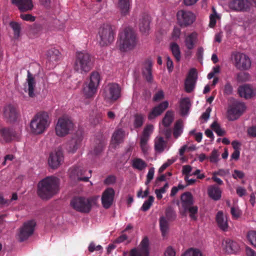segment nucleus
<instances>
[{
    "label": "nucleus",
    "mask_w": 256,
    "mask_h": 256,
    "mask_svg": "<svg viewBox=\"0 0 256 256\" xmlns=\"http://www.w3.org/2000/svg\"><path fill=\"white\" fill-rule=\"evenodd\" d=\"M59 179L56 176H48L38 184V194L42 198L47 200L51 198L58 191Z\"/></svg>",
    "instance_id": "1"
},
{
    "label": "nucleus",
    "mask_w": 256,
    "mask_h": 256,
    "mask_svg": "<svg viewBox=\"0 0 256 256\" xmlns=\"http://www.w3.org/2000/svg\"><path fill=\"white\" fill-rule=\"evenodd\" d=\"M51 119L48 112L37 113L32 119L30 124L31 132L36 135L44 133L50 126Z\"/></svg>",
    "instance_id": "2"
},
{
    "label": "nucleus",
    "mask_w": 256,
    "mask_h": 256,
    "mask_svg": "<svg viewBox=\"0 0 256 256\" xmlns=\"http://www.w3.org/2000/svg\"><path fill=\"white\" fill-rule=\"evenodd\" d=\"M119 49L122 52H126L134 49L137 44V40L133 30L126 28L120 35L118 42Z\"/></svg>",
    "instance_id": "3"
},
{
    "label": "nucleus",
    "mask_w": 256,
    "mask_h": 256,
    "mask_svg": "<svg viewBox=\"0 0 256 256\" xmlns=\"http://www.w3.org/2000/svg\"><path fill=\"white\" fill-rule=\"evenodd\" d=\"M90 56L86 52H77L74 63V69L80 74L86 73L91 68Z\"/></svg>",
    "instance_id": "4"
},
{
    "label": "nucleus",
    "mask_w": 256,
    "mask_h": 256,
    "mask_svg": "<svg viewBox=\"0 0 256 256\" xmlns=\"http://www.w3.org/2000/svg\"><path fill=\"white\" fill-rule=\"evenodd\" d=\"M96 198H93L76 196L72 200L70 206L78 212L88 213L92 206L96 204Z\"/></svg>",
    "instance_id": "5"
},
{
    "label": "nucleus",
    "mask_w": 256,
    "mask_h": 256,
    "mask_svg": "<svg viewBox=\"0 0 256 256\" xmlns=\"http://www.w3.org/2000/svg\"><path fill=\"white\" fill-rule=\"evenodd\" d=\"M114 32L112 26L108 24L102 26L98 30V40L102 46H108L114 40Z\"/></svg>",
    "instance_id": "6"
},
{
    "label": "nucleus",
    "mask_w": 256,
    "mask_h": 256,
    "mask_svg": "<svg viewBox=\"0 0 256 256\" xmlns=\"http://www.w3.org/2000/svg\"><path fill=\"white\" fill-rule=\"evenodd\" d=\"M230 59L232 64L238 70H248L251 67V60L244 53L238 52H233L231 54Z\"/></svg>",
    "instance_id": "7"
},
{
    "label": "nucleus",
    "mask_w": 256,
    "mask_h": 256,
    "mask_svg": "<svg viewBox=\"0 0 256 256\" xmlns=\"http://www.w3.org/2000/svg\"><path fill=\"white\" fill-rule=\"evenodd\" d=\"M102 95L106 102H113L120 97L121 88L117 84H109L104 88Z\"/></svg>",
    "instance_id": "8"
},
{
    "label": "nucleus",
    "mask_w": 256,
    "mask_h": 256,
    "mask_svg": "<svg viewBox=\"0 0 256 256\" xmlns=\"http://www.w3.org/2000/svg\"><path fill=\"white\" fill-rule=\"evenodd\" d=\"M81 164H76L71 167L68 170V174L70 178L74 181L88 182L91 176V170L88 172Z\"/></svg>",
    "instance_id": "9"
},
{
    "label": "nucleus",
    "mask_w": 256,
    "mask_h": 256,
    "mask_svg": "<svg viewBox=\"0 0 256 256\" xmlns=\"http://www.w3.org/2000/svg\"><path fill=\"white\" fill-rule=\"evenodd\" d=\"M74 128V124L66 116L60 118L55 126V132L59 137H64L68 134Z\"/></svg>",
    "instance_id": "10"
},
{
    "label": "nucleus",
    "mask_w": 256,
    "mask_h": 256,
    "mask_svg": "<svg viewBox=\"0 0 256 256\" xmlns=\"http://www.w3.org/2000/svg\"><path fill=\"white\" fill-rule=\"evenodd\" d=\"M246 110V106L244 102L236 101L230 106L227 111V118L231 121L236 120Z\"/></svg>",
    "instance_id": "11"
},
{
    "label": "nucleus",
    "mask_w": 256,
    "mask_h": 256,
    "mask_svg": "<svg viewBox=\"0 0 256 256\" xmlns=\"http://www.w3.org/2000/svg\"><path fill=\"white\" fill-rule=\"evenodd\" d=\"M36 222L33 220L25 222L20 228L18 238L20 242H23L32 236L34 232Z\"/></svg>",
    "instance_id": "12"
},
{
    "label": "nucleus",
    "mask_w": 256,
    "mask_h": 256,
    "mask_svg": "<svg viewBox=\"0 0 256 256\" xmlns=\"http://www.w3.org/2000/svg\"><path fill=\"white\" fill-rule=\"evenodd\" d=\"M178 22L182 26L192 24L196 20L194 14L189 10H180L176 14Z\"/></svg>",
    "instance_id": "13"
},
{
    "label": "nucleus",
    "mask_w": 256,
    "mask_h": 256,
    "mask_svg": "<svg viewBox=\"0 0 256 256\" xmlns=\"http://www.w3.org/2000/svg\"><path fill=\"white\" fill-rule=\"evenodd\" d=\"M64 156L60 150H55L52 152L48 158V164L52 169L58 168L63 162Z\"/></svg>",
    "instance_id": "14"
},
{
    "label": "nucleus",
    "mask_w": 256,
    "mask_h": 256,
    "mask_svg": "<svg viewBox=\"0 0 256 256\" xmlns=\"http://www.w3.org/2000/svg\"><path fill=\"white\" fill-rule=\"evenodd\" d=\"M36 88V80L35 76L32 74L29 70L28 71L27 78L24 84V90L28 92L29 96L34 97L35 96L34 91Z\"/></svg>",
    "instance_id": "15"
},
{
    "label": "nucleus",
    "mask_w": 256,
    "mask_h": 256,
    "mask_svg": "<svg viewBox=\"0 0 256 256\" xmlns=\"http://www.w3.org/2000/svg\"><path fill=\"white\" fill-rule=\"evenodd\" d=\"M223 250L229 254H234L240 250V246L238 242L230 239L224 240L222 243Z\"/></svg>",
    "instance_id": "16"
},
{
    "label": "nucleus",
    "mask_w": 256,
    "mask_h": 256,
    "mask_svg": "<svg viewBox=\"0 0 256 256\" xmlns=\"http://www.w3.org/2000/svg\"><path fill=\"white\" fill-rule=\"evenodd\" d=\"M228 6L234 11H245L250 8V2L248 0H232L228 3Z\"/></svg>",
    "instance_id": "17"
},
{
    "label": "nucleus",
    "mask_w": 256,
    "mask_h": 256,
    "mask_svg": "<svg viewBox=\"0 0 256 256\" xmlns=\"http://www.w3.org/2000/svg\"><path fill=\"white\" fill-rule=\"evenodd\" d=\"M115 192L112 188H106L103 192L102 196V203L105 208H109L112 204Z\"/></svg>",
    "instance_id": "18"
},
{
    "label": "nucleus",
    "mask_w": 256,
    "mask_h": 256,
    "mask_svg": "<svg viewBox=\"0 0 256 256\" xmlns=\"http://www.w3.org/2000/svg\"><path fill=\"white\" fill-rule=\"evenodd\" d=\"M238 92L240 97L246 99L252 98L256 96V89L248 84L240 86Z\"/></svg>",
    "instance_id": "19"
},
{
    "label": "nucleus",
    "mask_w": 256,
    "mask_h": 256,
    "mask_svg": "<svg viewBox=\"0 0 256 256\" xmlns=\"http://www.w3.org/2000/svg\"><path fill=\"white\" fill-rule=\"evenodd\" d=\"M197 79L196 72L195 69H191L185 82V90L187 92H190L195 87Z\"/></svg>",
    "instance_id": "20"
},
{
    "label": "nucleus",
    "mask_w": 256,
    "mask_h": 256,
    "mask_svg": "<svg viewBox=\"0 0 256 256\" xmlns=\"http://www.w3.org/2000/svg\"><path fill=\"white\" fill-rule=\"evenodd\" d=\"M170 146L167 142L162 136H158L154 140V149L158 153H162L164 150H168Z\"/></svg>",
    "instance_id": "21"
},
{
    "label": "nucleus",
    "mask_w": 256,
    "mask_h": 256,
    "mask_svg": "<svg viewBox=\"0 0 256 256\" xmlns=\"http://www.w3.org/2000/svg\"><path fill=\"white\" fill-rule=\"evenodd\" d=\"M168 106V102L167 100L164 101L157 106L154 107L150 112L148 118L152 120L158 116L160 115Z\"/></svg>",
    "instance_id": "22"
},
{
    "label": "nucleus",
    "mask_w": 256,
    "mask_h": 256,
    "mask_svg": "<svg viewBox=\"0 0 256 256\" xmlns=\"http://www.w3.org/2000/svg\"><path fill=\"white\" fill-rule=\"evenodd\" d=\"M151 21V18L148 14H142L139 22V26L140 30L144 34L148 32L150 29V22Z\"/></svg>",
    "instance_id": "23"
},
{
    "label": "nucleus",
    "mask_w": 256,
    "mask_h": 256,
    "mask_svg": "<svg viewBox=\"0 0 256 256\" xmlns=\"http://www.w3.org/2000/svg\"><path fill=\"white\" fill-rule=\"evenodd\" d=\"M12 2L21 12L31 10L34 6L32 0H12Z\"/></svg>",
    "instance_id": "24"
},
{
    "label": "nucleus",
    "mask_w": 256,
    "mask_h": 256,
    "mask_svg": "<svg viewBox=\"0 0 256 256\" xmlns=\"http://www.w3.org/2000/svg\"><path fill=\"white\" fill-rule=\"evenodd\" d=\"M82 139L80 137L72 138L66 145L68 152L73 154L76 152L80 145Z\"/></svg>",
    "instance_id": "25"
},
{
    "label": "nucleus",
    "mask_w": 256,
    "mask_h": 256,
    "mask_svg": "<svg viewBox=\"0 0 256 256\" xmlns=\"http://www.w3.org/2000/svg\"><path fill=\"white\" fill-rule=\"evenodd\" d=\"M216 220L220 228L222 230L226 231L228 228L227 218L224 214L222 212H218L216 216Z\"/></svg>",
    "instance_id": "26"
},
{
    "label": "nucleus",
    "mask_w": 256,
    "mask_h": 256,
    "mask_svg": "<svg viewBox=\"0 0 256 256\" xmlns=\"http://www.w3.org/2000/svg\"><path fill=\"white\" fill-rule=\"evenodd\" d=\"M4 116L10 121L14 120L16 118L17 112L16 108L11 104L4 107Z\"/></svg>",
    "instance_id": "27"
},
{
    "label": "nucleus",
    "mask_w": 256,
    "mask_h": 256,
    "mask_svg": "<svg viewBox=\"0 0 256 256\" xmlns=\"http://www.w3.org/2000/svg\"><path fill=\"white\" fill-rule=\"evenodd\" d=\"M181 200L184 210L193 205L194 202L193 196L189 192H185L182 195Z\"/></svg>",
    "instance_id": "28"
},
{
    "label": "nucleus",
    "mask_w": 256,
    "mask_h": 256,
    "mask_svg": "<svg viewBox=\"0 0 256 256\" xmlns=\"http://www.w3.org/2000/svg\"><path fill=\"white\" fill-rule=\"evenodd\" d=\"M191 104L188 98H181L180 100V114L182 116L188 114Z\"/></svg>",
    "instance_id": "29"
},
{
    "label": "nucleus",
    "mask_w": 256,
    "mask_h": 256,
    "mask_svg": "<svg viewBox=\"0 0 256 256\" xmlns=\"http://www.w3.org/2000/svg\"><path fill=\"white\" fill-rule=\"evenodd\" d=\"M98 88L85 83L82 89V94L86 98H94L97 92Z\"/></svg>",
    "instance_id": "30"
},
{
    "label": "nucleus",
    "mask_w": 256,
    "mask_h": 256,
    "mask_svg": "<svg viewBox=\"0 0 256 256\" xmlns=\"http://www.w3.org/2000/svg\"><path fill=\"white\" fill-rule=\"evenodd\" d=\"M130 0H118L117 6L123 16L129 13Z\"/></svg>",
    "instance_id": "31"
},
{
    "label": "nucleus",
    "mask_w": 256,
    "mask_h": 256,
    "mask_svg": "<svg viewBox=\"0 0 256 256\" xmlns=\"http://www.w3.org/2000/svg\"><path fill=\"white\" fill-rule=\"evenodd\" d=\"M152 66V62L150 60H147L144 64L142 74L148 82H151L152 79L151 70Z\"/></svg>",
    "instance_id": "32"
},
{
    "label": "nucleus",
    "mask_w": 256,
    "mask_h": 256,
    "mask_svg": "<svg viewBox=\"0 0 256 256\" xmlns=\"http://www.w3.org/2000/svg\"><path fill=\"white\" fill-rule=\"evenodd\" d=\"M60 58V52L56 48L50 50L47 52V59L49 62L54 64Z\"/></svg>",
    "instance_id": "33"
},
{
    "label": "nucleus",
    "mask_w": 256,
    "mask_h": 256,
    "mask_svg": "<svg viewBox=\"0 0 256 256\" xmlns=\"http://www.w3.org/2000/svg\"><path fill=\"white\" fill-rule=\"evenodd\" d=\"M124 132L121 129H118L114 132L112 138V144L116 146L120 143L124 137Z\"/></svg>",
    "instance_id": "34"
},
{
    "label": "nucleus",
    "mask_w": 256,
    "mask_h": 256,
    "mask_svg": "<svg viewBox=\"0 0 256 256\" xmlns=\"http://www.w3.org/2000/svg\"><path fill=\"white\" fill-rule=\"evenodd\" d=\"M197 40V34L192 32L186 36L184 43L186 47L188 50H192L194 48Z\"/></svg>",
    "instance_id": "35"
},
{
    "label": "nucleus",
    "mask_w": 256,
    "mask_h": 256,
    "mask_svg": "<svg viewBox=\"0 0 256 256\" xmlns=\"http://www.w3.org/2000/svg\"><path fill=\"white\" fill-rule=\"evenodd\" d=\"M208 194L212 199L216 200L220 198L222 192L218 186H212L208 188Z\"/></svg>",
    "instance_id": "36"
},
{
    "label": "nucleus",
    "mask_w": 256,
    "mask_h": 256,
    "mask_svg": "<svg viewBox=\"0 0 256 256\" xmlns=\"http://www.w3.org/2000/svg\"><path fill=\"white\" fill-rule=\"evenodd\" d=\"M139 145L142 152L144 156H148L150 150V146L148 144V140L144 139L139 138Z\"/></svg>",
    "instance_id": "37"
},
{
    "label": "nucleus",
    "mask_w": 256,
    "mask_h": 256,
    "mask_svg": "<svg viewBox=\"0 0 256 256\" xmlns=\"http://www.w3.org/2000/svg\"><path fill=\"white\" fill-rule=\"evenodd\" d=\"M100 81L99 73L96 72H92L90 76V80L86 84L98 88Z\"/></svg>",
    "instance_id": "38"
},
{
    "label": "nucleus",
    "mask_w": 256,
    "mask_h": 256,
    "mask_svg": "<svg viewBox=\"0 0 256 256\" xmlns=\"http://www.w3.org/2000/svg\"><path fill=\"white\" fill-rule=\"evenodd\" d=\"M149 242L147 238H144L142 240L138 248H137L140 250L144 256H148L149 254Z\"/></svg>",
    "instance_id": "39"
},
{
    "label": "nucleus",
    "mask_w": 256,
    "mask_h": 256,
    "mask_svg": "<svg viewBox=\"0 0 256 256\" xmlns=\"http://www.w3.org/2000/svg\"><path fill=\"white\" fill-rule=\"evenodd\" d=\"M160 230L162 236H166L168 234L169 226L168 221L164 216H162L160 219Z\"/></svg>",
    "instance_id": "40"
},
{
    "label": "nucleus",
    "mask_w": 256,
    "mask_h": 256,
    "mask_svg": "<svg viewBox=\"0 0 256 256\" xmlns=\"http://www.w3.org/2000/svg\"><path fill=\"white\" fill-rule=\"evenodd\" d=\"M184 125L182 122L179 120L174 124L173 136L175 138H179L183 132Z\"/></svg>",
    "instance_id": "41"
},
{
    "label": "nucleus",
    "mask_w": 256,
    "mask_h": 256,
    "mask_svg": "<svg viewBox=\"0 0 256 256\" xmlns=\"http://www.w3.org/2000/svg\"><path fill=\"white\" fill-rule=\"evenodd\" d=\"M132 166L134 168L139 170H144L147 166L146 163L140 158H135L132 160Z\"/></svg>",
    "instance_id": "42"
},
{
    "label": "nucleus",
    "mask_w": 256,
    "mask_h": 256,
    "mask_svg": "<svg viewBox=\"0 0 256 256\" xmlns=\"http://www.w3.org/2000/svg\"><path fill=\"white\" fill-rule=\"evenodd\" d=\"M154 130V127L152 124L146 125L144 128L142 134L139 138L150 140Z\"/></svg>",
    "instance_id": "43"
},
{
    "label": "nucleus",
    "mask_w": 256,
    "mask_h": 256,
    "mask_svg": "<svg viewBox=\"0 0 256 256\" xmlns=\"http://www.w3.org/2000/svg\"><path fill=\"white\" fill-rule=\"evenodd\" d=\"M170 50L177 61L181 58L180 51L179 46L176 42H172L170 46Z\"/></svg>",
    "instance_id": "44"
},
{
    "label": "nucleus",
    "mask_w": 256,
    "mask_h": 256,
    "mask_svg": "<svg viewBox=\"0 0 256 256\" xmlns=\"http://www.w3.org/2000/svg\"><path fill=\"white\" fill-rule=\"evenodd\" d=\"M0 135V140L4 142H8L14 138L12 133L8 130L2 129Z\"/></svg>",
    "instance_id": "45"
},
{
    "label": "nucleus",
    "mask_w": 256,
    "mask_h": 256,
    "mask_svg": "<svg viewBox=\"0 0 256 256\" xmlns=\"http://www.w3.org/2000/svg\"><path fill=\"white\" fill-rule=\"evenodd\" d=\"M174 114L172 111H168L162 119V124L164 127H168L174 120Z\"/></svg>",
    "instance_id": "46"
},
{
    "label": "nucleus",
    "mask_w": 256,
    "mask_h": 256,
    "mask_svg": "<svg viewBox=\"0 0 256 256\" xmlns=\"http://www.w3.org/2000/svg\"><path fill=\"white\" fill-rule=\"evenodd\" d=\"M181 256H203V254L198 249L190 248L186 250Z\"/></svg>",
    "instance_id": "47"
},
{
    "label": "nucleus",
    "mask_w": 256,
    "mask_h": 256,
    "mask_svg": "<svg viewBox=\"0 0 256 256\" xmlns=\"http://www.w3.org/2000/svg\"><path fill=\"white\" fill-rule=\"evenodd\" d=\"M185 212H188L190 218L196 220L197 219V213L198 212V208L196 206H191L190 207L184 209Z\"/></svg>",
    "instance_id": "48"
},
{
    "label": "nucleus",
    "mask_w": 256,
    "mask_h": 256,
    "mask_svg": "<svg viewBox=\"0 0 256 256\" xmlns=\"http://www.w3.org/2000/svg\"><path fill=\"white\" fill-rule=\"evenodd\" d=\"M246 237L251 245L256 248V231H249L247 234Z\"/></svg>",
    "instance_id": "49"
},
{
    "label": "nucleus",
    "mask_w": 256,
    "mask_h": 256,
    "mask_svg": "<svg viewBox=\"0 0 256 256\" xmlns=\"http://www.w3.org/2000/svg\"><path fill=\"white\" fill-rule=\"evenodd\" d=\"M213 14H211L210 16V24L209 26L210 28H213L215 26L216 20L220 18V16L216 13V10L213 8Z\"/></svg>",
    "instance_id": "50"
},
{
    "label": "nucleus",
    "mask_w": 256,
    "mask_h": 256,
    "mask_svg": "<svg viewBox=\"0 0 256 256\" xmlns=\"http://www.w3.org/2000/svg\"><path fill=\"white\" fill-rule=\"evenodd\" d=\"M144 120V116L141 114H136L134 116V126L135 128L140 127Z\"/></svg>",
    "instance_id": "51"
},
{
    "label": "nucleus",
    "mask_w": 256,
    "mask_h": 256,
    "mask_svg": "<svg viewBox=\"0 0 256 256\" xmlns=\"http://www.w3.org/2000/svg\"><path fill=\"white\" fill-rule=\"evenodd\" d=\"M186 152H189L188 149V146L186 144L183 145L178 150V154L180 156V160L182 162H184L186 161V158L184 156V154Z\"/></svg>",
    "instance_id": "52"
},
{
    "label": "nucleus",
    "mask_w": 256,
    "mask_h": 256,
    "mask_svg": "<svg viewBox=\"0 0 256 256\" xmlns=\"http://www.w3.org/2000/svg\"><path fill=\"white\" fill-rule=\"evenodd\" d=\"M154 202V197L153 196H150L148 200H146L143 204L141 209L143 211L148 210L152 204Z\"/></svg>",
    "instance_id": "53"
},
{
    "label": "nucleus",
    "mask_w": 256,
    "mask_h": 256,
    "mask_svg": "<svg viewBox=\"0 0 256 256\" xmlns=\"http://www.w3.org/2000/svg\"><path fill=\"white\" fill-rule=\"evenodd\" d=\"M10 26L14 32V36L16 38H18L20 35V26L16 22H10Z\"/></svg>",
    "instance_id": "54"
},
{
    "label": "nucleus",
    "mask_w": 256,
    "mask_h": 256,
    "mask_svg": "<svg viewBox=\"0 0 256 256\" xmlns=\"http://www.w3.org/2000/svg\"><path fill=\"white\" fill-rule=\"evenodd\" d=\"M211 128L218 136H222L224 134V131L216 122H214L211 125Z\"/></svg>",
    "instance_id": "55"
},
{
    "label": "nucleus",
    "mask_w": 256,
    "mask_h": 256,
    "mask_svg": "<svg viewBox=\"0 0 256 256\" xmlns=\"http://www.w3.org/2000/svg\"><path fill=\"white\" fill-rule=\"evenodd\" d=\"M176 159L174 158H172L170 159H168L167 161L163 164L160 168L158 170V172L161 173L164 172V170L166 169L168 166L173 164Z\"/></svg>",
    "instance_id": "56"
},
{
    "label": "nucleus",
    "mask_w": 256,
    "mask_h": 256,
    "mask_svg": "<svg viewBox=\"0 0 256 256\" xmlns=\"http://www.w3.org/2000/svg\"><path fill=\"white\" fill-rule=\"evenodd\" d=\"M220 154L216 150H214L209 157L210 160L211 162L215 163L218 162L219 160Z\"/></svg>",
    "instance_id": "57"
},
{
    "label": "nucleus",
    "mask_w": 256,
    "mask_h": 256,
    "mask_svg": "<svg viewBox=\"0 0 256 256\" xmlns=\"http://www.w3.org/2000/svg\"><path fill=\"white\" fill-rule=\"evenodd\" d=\"M164 98V92L162 90H158L154 96L153 100L154 102H159Z\"/></svg>",
    "instance_id": "58"
},
{
    "label": "nucleus",
    "mask_w": 256,
    "mask_h": 256,
    "mask_svg": "<svg viewBox=\"0 0 256 256\" xmlns=\"http://www.w3.org/2000/svg\"><path fill=\"white\" fill-rule=\"evenodd\" d=\"M154 174V168H151L149 169L148 172L146 175V184H148L151 180L153 179Z\"/></svg>",
    "instance_id": "59"
},
{
    "label": "nucleus",
    "mask_w": 256,
    "mask_h": 256,
    "mask_svg": "<svg viewBox=\"0 0 256 256\" xmlns=\"http://www.w3.org/2000/svg\"><path fill=\"white\" fill-rule=\"evenodd\" d=\"M192 170V167L189 165H185L182 166V172L185 176H192L190 173Z\"/></svg>",
    "instance_id": "60"
},
{
    "label": "nucleus",
    "mask_w": 256,
    "mask_h": 256,
    "mask_svg": "<svg viewBox=\"0 0 256 256\" xmlns=\"http://www.w3.org/2000/svg\"><path fill=\"white\" fill-rule=\"evenodd\" d=\"M20 17L26 21L34 22L35 20V17L30 14H21Z\"/></svg>",
    "instance_id": "61"
},
{
    "label": "nucleus",
    "mask_w": 256,
    "mask_h": 256,
    "mask_svg": "<svg viewBox=\"0 0 256 256\" xmlns=\"http://www.w3.org/2000/svg\"><path fill=\"white\" fill-rule=\"evenodd\" d=\"M230 212L232 216L236 218H238L241 214L239 208L236 207H232Z\"/></svg>",
    "instance_id": "62"
},
{
    "label": "nucleus",
    "mask_w": 256,
    "mask_h": 256,
    "mask_svg": "<svg viewBox=\"0 0 256 256\" xmlns=\"http://www.w3.org/2000/svg\"><path fill=\"white\" fill-rule=\"evenodd\" d=\"M180 30L178 28H174L172 36V38L174 40H176L180 38Z\"/></svg>",
    "instance_id": "63"
},
{
    "label": "nucleus",
    "mask_w": 256,
    "mask_h": 256,
    "mask_svg": "<svg viewBox=\"0 0 256 256\" xmlns=\"http://www.w3.org/2000/svg\"><path fill=\"white\" fill-rule=\"evenodd\" d=\"M164 256H176L175 250L171 246L168 247L164 252Z\"/></svg>",
    "instance_id": "64"
}]
</instances>
